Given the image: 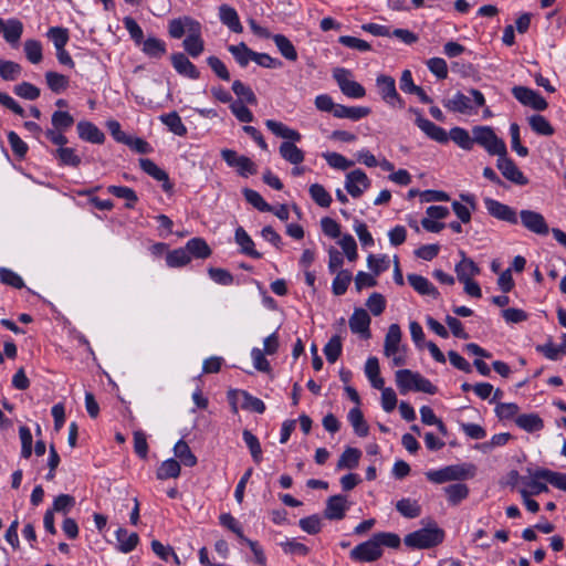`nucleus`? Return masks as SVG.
Returning a JSON list of instances; mask_svg holds the SVG:
<instances>
[{
	"instance_id": "5701e85b",
	"label": "nucleus",
	"mask_w": 566,
	"mask_h": 566,
	"mask_svg": "<svg viewBox=\"0 0 566 566\" xmlns=\"http://www.w3.org/2000/svg\"><path fill=\"white\" fill-rule=\"evenodd\" d=\"M407 279L412 289L420 295L431 296L434 300L439 297V291L427 277L419 274H408Z\"/></svg>"
},
{
	"instance_id": "864d4df0",
	"label": "nucleus",
	"mask_w": 566,
	"mask_h": 566,
	"mask_svg": "<svg viewBox=\"0 0 566 566\" xmlns=\"http://www.w3.org/2000/svg\"><path fill=\"white\" fill-rule=\"evenodd\" d=\"M348 421L354 428V431L359 437H366L368 434V424L366 423L363 412L359 408H353L348 412Z\"/></svg>"
},
{
	"instance_id": "aec40b11",
	"label": "nucleus",
	"mask_w": 566,
	"mask_h": 566,
	"mask_svg": "<svg viewBox=\"0 0 566 566\" xmlns=\"http://www.w3.org/2000/svg\"><path fill=\"white\" fill-rule=\"evenodd\" d=\"M23 23L15 18L8 19L4 21L0 18V33L3 34V39L13 48H17L19 41L23 34Z\"/></svg>"
},
{
	"instance_id": "f257e3e1",
	"label": "nucleus",
	"mask_w": 566,
	"mask_h": 566,
	"mask_svg": "<svg viewBox=\"0 0 566 566\" xmlns=\"http://www.w3.org/2000/svg\"><path fill=\"white\" fill-rule=\"evenodd\" d=\"M265 126L275 136L286 139L279 148L280 155L284 160L294 166L304 161L305 156L303 150L295 145L296 142L302 139V135L297 130L274 119H266Z\"/></svg>"
},
{
	"instance_id": "f03ea898",
	"label": "nucleus",
	"mask_w": 566,
	"mask_h": 566,
	"mask_svg": "<svg viewBox=\"0 0 566 566\" xmlns=\"http://www.w3.org/2000/svg\"><path fill=\"white\" fill-rule=\"evenodd\" d=\"M396 385L401 395L410 390L420 391L429 395L437 392V387L427 378L422 377L419 373L410 369H399L395 374Z\"/></svg>"
},
{
	"instance_id": "8fccbe9b",
	"label": "nucleus",
	"mask_w": 566,
	"mask_h": 566,
	"mask_svg": "<svg viewBox=\"0 0 566 566\" xmlns=\"http://www.w3.org/2000/svg\"><path fill=\"white\" fill-rule=\"evenodd\" d=\"M537 478H544V481L551 483L553 486L566 491V474L554 472L548 469H537Z\"/></svg>"
},
{
	"instance_id": "20e7f679",
	"label": "nucleus",
	"mask_w": 566,
	"mask_h": 566,
	"mask_svg": "<svg viewBox=\"0 0 566 566\" xmlns=\"http://www.w3.org/2000/svg\"><path fill=\"white\" fill-rule=\"evenodd\" d=\"M470 94L473 97L474 105L469 96L457 92L452 97L443 102L446 108L450 112L471 115L476 113V107L485 105V97L479 90L471 88Z\"/></svg>"
},
{
	"instance_id": "1a4fd4ad",
	"label": "nucleus",
	"mask_w": 566,
	"mask_h": 566,
	"mask_svg": "<svg viewBox=\"0 0 566 566\" xmlns=\"http://www.w3.org/2000/svg\"><path fill=\"white\" fill-rule=\"evenodd\" d=\"M378 92L388 105L391 107L402 108L405 106L403 99L399 96L396 90L395 78L389 75H379L376 80Z\"/></svg>"
},
{
	"instance_id": "dca6fc26",
	"label": "nucleus",
	"mask_w": 566,
	"mask_h": 566,
	"mask_svg": "<svg viewBox=\"0 0 566 566\" xmlns=\"http://www.w3.org/2000/svg\"><path fill=\"white\" fill-rule=\"evenodd\" d=\"M496 167L503 175V177L511 182L525 186L528 184V179L524 176V174L520 170L516 164L507 157V155H501L497 158Z\"/></svg>"
},
{
	"instance_id": "e433bc0d",
	"label": "nucleus",
	"mask_w": 566,
	"mask_h": 566,
	"mask_svg": "<svg viewBox=\"0 0 566 566\" xmlns=\"http://www.w3.org/2000/svg\"><path fill=\"white\" fill-rule=\"evenodd\" d=\"M53 155L57 158L62 166L78 167L81 164L80 156L71 147H59Z\"/></svg>"
},
{
	"instance_id": "f3484780",
	"label": "nucleus",
	"mask_w": 566,
	"mask_h": 566,
	"mask_svg": "<svg viewBox=\"0 0 566 566\" xmlns=\"http://www.w3.org/2000/svg\"><path fill=\"white\" fill-rule=\"evenodd\" d=\"M190 33L182 42L185 51L191 57H198L205 50V42L201 38V24L198 21H189Z\"/></svg>"
},
{
	"instance_id": "052dcab7",
	"label": "nucleus",
	"mask_w": 566,
	"mask_h": 566,
	"mask_svg": "<svg viewBox=\"0 0 566 566\" xmlns=\"http://www.w3.org/2000/svg\"><path fill=\"white\" fill-rule=\"evenodd\" d=\"M51 123L53 126L52 129L66 132L74 124V118L67 112L55 111L52 114Z\"/></svg>"
},
{
	"instance_id": "6e6d98bb",
	"label": "nucleus",
	"mask_w": 566,
	"mask_h": 566,
	"mask_svg": "<svg viewBox=\"0 0 566 566\" xmlns=\"http://www.w3.org/2000/svg\"><path fill=\"white\" fill-rule=\"evenodd\" d=\"M343 350L342 338L338 335H334L327 344L324 346V355L328 363L334 364L340 356Z\"/></svg>"
},
{
	"instance_id": "69168bd1",
	"label": "nucleus",
	"mask_w": 566,
	"mask_h": 566,
	"mask_svg": "<svg viewBox=\"0 0 566 566\" xmlns=\"http://www.w3.org/2000/svg\"><path fill=\"white\" fill-rule=\"evenodd\" d=\"M48 38L53 42L55 49L65 48L70 39L67 29L61 27L50 28Z\"/></svg>"
},
{
	"instance_id": "4d7b16f0",
	"label": "nucleus",
	"mask_w": 566,
	"mask_h": 566,
	"mask_svg": "<svg viewBox=\"0 0 566 566\" xmlns=\"http://www.w3.org/2000/svg\"><path fill=\"white\" fill-rule=\"evenodd\" d=\"M191 261L186 248L175 249L167 253L166 262L169 268H179L187 265Z\"/></svg>"
},
{
	"instance_id": "5fc2aeb1",
	"label": "nucleus",
	"mask_w": 566,
	"mask_h": 566,
	"mask_svg": "<svg viewBox=\"0 0 566 566\" xmlns=\"http://www.w3.org/2000/svg\"><path fill=\"white\" fill-rule=\"evenodd\" d=\"M189 21L195 20L189 17L171 20L168 25L169 35L174 39H180L186 33V31L189 34L191 28Z\"/></svg>"
},
{
	"instance_id": "de8ad7c7",
	"label": "nucleus",
	"mask_w": 566,
	"mask_h": 566,
	"mask_svg": "<svg viewBox=\"0 0 566 566\" xmlns=\"http://www.w3.org/2000/svg\"><path fill=\"white\" fill-rule=\"evenodd\" d=\"M107 191L117 198L125 199L126 207L129 209L134 208L136 202L138 201L136 192L129 187L109 186L107 188Z\"/></svg>"
},
{
	"instance_id": "37998d69",
	"label": "nucleus",
	"mask_w": 566,
	"mask_h": 566,
	"mask_svg": "<svg viewBox=\"0 0 566 566\" xmlns=\"http://www.w3.org/2000/svg\"><path fill=\"white\" fill-rule=\"evenodd\" d=\"M352 273L348 270H339L332 283L333 294L340 296L346 293L348 285L352 282Z\"/></svg>"
},
{
	"instance_id": "0eeeda50",
	"label": "nucleus",
	"mask_w": 566,
	"mask_h": 566,
	"mask_svg": "<svg viewBox=\"0 0 566 566\" xmlns=\"http://www.w3.org/2000/svg\"><path fill=\"white\" fill-rule=\"evenodd\" d=\"M333 77L345 96L349 98H363L366 95L365 87L352 78V72L349 70L337 67L333 71Z\"/></svg>"
},
{
	"instance_id": "72a5a7b5",
	"label": "nucleus",
	"mask_w": 566,
	"mask_h": 566,
	"mask_svg": "<svg viewBox=\"0 0 566 566\" xmlns=\"http://www.w3.org/2000/svg\"><path fill=\"white\" fill-rule=\"evenodd\" d=\"M527 120L532 130L537 135L552 136L555 133L554 127L543 115H532Z\"/></svg>"
},
{
	"instance_id": "0e129e2a",
	"label": "nucleus",
	"mask_w": 566,
	"mask_h": 566,
	"mask_svg": "<svg viewBox=\"0 0 566 566\" xmlns=\"http://www.w3.org/2000/svg\"><path fill=\"white\" fill-rule=\"evenodd\" d=\"M536 350L542 353L547 359L557 360L559 354L566 352V340L563 338L560 346H556L549 340L543 345H537Z\"/></svg>"
},
{
	"instance_id": "4be33fe9",
	"label": "nucleus",
	"mask_w": 566,
	"mask_h": 566,
	"mask_svg": "<svg viewBox=\"0 0 566 566\" xmlns=\"http://www.w3.org/2000/svg\"><path fill=\"white\" fill-rule=\"evenodd\" d=\"M78 137L93 144H103L105 140L104 133L93 123L81 120L76 125Z\"/></svg>"
},
{
	"instance_id": "6e6552de",
	"label": "nucleus",
	"mask_w": 566,
	"mask_h": 566,
	"mask_svg": "<svg viewBox=\"0 0 566 566\" xmlns=\"http://www.w3.org/2000/svg\"><path fill=\"white\" fill-rule=\"evenodd\" d=\"M221 157L229 167L235 168L237 172L242 177L256 174L255 164L249 157L238 155L235 150L222 149Z\"/></svg>"
},
{
	"instance_id": "b1692460",
	"label": "nucleus",
	"mask_w": 566,
	"mask_h": 566,
	"mask_svg": "<svg viewBox=\"0 0 566 566\" xmlns=\"http://www.w3.org/2000/svg\"><path fill=\"white\" fill-rule=\"evenodd\" d=\"M370 108L367 106H346L337 104L334 117L346 118L354 122L360 120L370 114Z\"/></svg>"
},
{
	"instance_id": "a211bd4d",
	"label": "nucleus",
	"mask_w": 566,
	"mask_h": 566,
	"mask_svg": "<svg viewBox=\"0 0 566 566\" xmlns=\"http://www.w3.org/2000/svg\"><path fill=\"white\" fill-rule=\"evenodd\" d=\"M350 504L347 497L342 494L333 495L327 499L324 516L331 521H339L345 517Z\"/></svg>"
},
{
	"instance_id": "9d476101",
	"label": "nucleus",
	"mask_w": 566,
	"mask_h": 566,
	"mask_svg": "<svg viewBox=\"0 0 566 566\" xmlns=\"http://www.w3.org/2000/svg\"><path fill=\"white\" fill-rule=\"evenodd\" d=\"M409 112L416 115V125L421 129L423 134H426L428 138L440 144L448 143L449 136L444 128L424 118L421 115V112L417 108L410 107Z\"/></svg>"
},
{
	"instance_id": "4468645a",
	"label": "nucleus",
	"mask_w": 566,
	"mask_h": 566,
	"mask_svg": "<svg viewBox=\"0 0 566 566\" xmlns=\"http://www.w3.org/2000/svg\"><path fill=\"white\" fill-rule=\"evenodd\" d=\"M512 94L520 103L536 111H544L548 106L546 99L532 88L514 86L512 88Z\"/></svg>"
},
{
	"instance_id": "a18cd8bd",
	"label": "nucleus",
	"mask_w": 566,
	"mask_h": 566,
	"mask_svg": "<svg viewBox=\"0 0 566 566\" xmlns=\"http://www.w3.org/2000/svg\"><path fill=\"white\" fill-rule=\"evenodd\" d=\"M444 493L448 497L449 503L452 505H457L468 497L469 488L465 484L455 483L444 488Z\"/></svg>"
},
{
	"instance_id": "2eb2a0df",
	"label": "nucleus",
	"mask_w": 566,
	"mask_h": 566,
	"mask_svg": "<svg viewBox=\"0 0 566 566\" xmlns=\"http://www.w3.org/2000/svg\"><path fill=\"white\" fill-rule=\"evenodd\" d=\"M370 184L365 171L355 169L346 175L345 189L353 198H359L370 187Z\"/></svg>"
},
{
	"instance_id": "338daca9",
	"label": "nucleus",
	"mask_w": 566,
	"mask_h": 566,
	"mask_svg": "<svg viewBox=\"0 0 566 566\" xmlns=\"http://www.w3.org/2000/svg\"><path fill=\"white\" fill-rule=\"evenodd\" d=\"M21 66L20 64L12 62V61H6L0 60V76L4 81H14L19 77L21 73Z\"/></svg>"
},
{
	"instance_id": "423d86ee",
	"label": "nucleus",
	"mask_w": 566,
	"mask_h": 566,
	"mask_svg": "<svg viewBox=\"0 0 566 566\" xmlns=\"http://www.w3.org/2000/svg\"><path fill=\"white\" fill-rule=\"evenodd\" d=\"M443 536V531L438 527L421 528L406 535L403 542L410 548L424 549L440 544Z\"/></svg>"
},
{
	"instance_id": "bf43d9fd",
	"label": "nucleus",
	"mask_w": 566,
	"mask_h": 566,
	"mask_svg": "<svg viewBox=\"0 0 566 566\" xmlns=\"http://www.w3.org/2000/svg\"><path fill=\"white\" fill-rule=\"evenodd\" d=\"M140 168L158 181L168 182V175L160 167H158L153 160L148 158L139 159Z\"/></svg>"
},
{
	"instance_id": "79ce46f5",
	"label": "nucleus",
	"mask_w": 566,
	"mask_h": 566,
	"mask_svg": "<svg viewBox=\"0 0 566 566\" xmlns=\"http://www.w3.org/2000/svg\"><path fill=\"white\" fill-rule=\"evenodd\" d=\"M280 53L289 61H295L297 59V52L293 43L282 34H275L272 36Z\"/></svg>"
},
{
	"instance_id": "473e14b6",
	"label": "nucleus",
	"mask_w": 566,
	"mask_h": 566,
	"mask_svg": "<svg viewBox=\"0 0 566 566\" xmlns=\"http://www.w3.org/2000/svg\"><path fill=\"white\" fill-rule=\"evenodd\" d=\"M449 139H452L459 147L464 150H471L474 145V136H470L469 132L462 127H453L448 134Z\"/></svg>"
},
{
	"instance_id": "680f3d73",
	"label": "nucleus",
	"mask_w": 566,
	"mask_h": 566,
	"mask_svg": "<svg viewBox=\"0 0 566 566\" xmlns=\"http://www.w3.org/2000/svg\"><path fill=\"white\" fill-rule=\"evenodd\" d=\"M243 195L245 200L258 210L262 212L273 211L272 206H270L258 191L252 189H244Z\"/></svg>"
},
{
	"instance_id": "a19ab883",
	"label": "nucleus",
	"mask_w": 566,
	"mask_h": 566,
	"mask_svg": "<svg viewBox=\"0 0 566 566\" xmlns=\"http://www.w3.org/2000/svg\"><path fill=\"white\" fill-rule=\"evenodd\" d=\"M142 44L143 52L150 57L159 59L167 51L166 43L157 38H148L147 40L143 41Z\"/></svg>"
},
{
	"instance_id": "9b49d317",
	"label": "nucleus",
	"mask_w": 566,
	"mask_h": 566,
	"mask_svg": "<svg viewBox=\"0 0 566 566\" xmlns=\"http://www.w3.org/2000/svg\"><path fill=\"white\" fill-rule=\"evenodd\" d=\"M483 201L491 217L510 224H517L518 214L515 209L492 198H484Z\"/></svg>"
},
{
	"instance_id": "e2e57ef3",
	"label": "nucleus",
	"mask_w": 566,
	"mask_h": 566,
	"mask_svg": "<svg viewBox=\"0 0 566 566\" xmlns=\"http://www.w3.org/2000/svg\"><path fill=\"white\" fill-rule=\"evenodd\" d=\"M280 546L285 554L306 556L310 553V548L295 538H286L280 543Z\"/></svg>"
},
{
	"instance_id": "13d9d810",
	"label": "nucleus",
	"mask_w": 566,
	"mask_h": 566,
	"mask_svg": "<svg viewBox=\"0 0 566 566\" xmlns=\"http://www.w3.org/2000/svg\"><path fill=\"white\" fill-rule=\"evenodd\" d=\"M233 391H230L229 395H231ZM242 398H243V402H242V408L243 409H247V410H250V411H254L256 413H263L265 411V403L252 396L251 394H249L248 391L245 390H241V391H238Z\"/></svg>"
},
{
	"instance_id": "c9c22d12",
	"label": "nucleus",
	"mask_w": 566,
	"mask_h": 566,
	"mask_svg": "<svg viewBox=\"0 0 566 566\" xmlns=\"http://www.w3.org/2000/svg\"><path fill=\"white\" fill-rule=\"evenodd\" d=\"M160 120L168 127V129L177 136H185L187 127L181 120L177 112H171L160 116Z\"/></svg>"
},
{
	"instance_id": "ddd939ff",
	"label": "nucleus",
	"mask_w": 566,
	"mask_h": 566,
	"mask_svg": "<svg viewBox=\"0 0 566 566\" xmlns=\"http://www.w3.org/2000/svg\"><path fill=\"white\" fill-rule=\"evenodd\" d=\"M521 223L523 227L538 235H547L549 233V227L544 216L534 210H522L520 212Z\"/></svg>"
},
{
	"instance_id": "3c124183",
	"label": "nucleus",
	"mask_w": 566,
	"mask_h": 566,
	"mask_svg": "<svg viewBox=\"0 0 566 566\" xmlns=\"http://www.w3.org/2000/svg\"><path fill=\"white\" fill-rule=\"evenodd\" d=\"M308 192L313 201L322 208H328L332 203V196L319 184H313L308 188Z\"/></svg>"
},
{
	"instance_id": "774afa93",
	"label": "nucleus",
	"mask_w": 566,
	"mask_h": 566,
	"mask_svg": "<svg viewBox=\"0 0 566 566\" xmlns=\"http://www.w3.org/2000/svg\"><path fill=\"white\" fill-rule=\"evenodd\" d=\"M324 159L326 163L335 169L339 170H346L350 168L354 163L352 160H348L345 156L338 154V153H326L323 154Z\"/></svg>"
},
{
	"instance_id": "09e8293b",
	"label": "nucleus",
	"mask_w": 566,
	"mask_h": 566,
	"mask_svg": "<svg viewBox=\"0 0 566 566\" xmlns=\"http://www.w3.org/2000/svg\"><path fill=\"white\" fill-rule=\"evenodd\" d=\"M397 511L407 518H416L421 514V507L416 500L401 499L396 504Z\"/></svg>"
},
{
	"instance_id": "4c0bfd02",
	"label": "nucleus",
	"mask_w": 566,
	"mask_h": 566,
	"mask_svg": "<svg viewBox=\"0 0 566 566\" xmlns=\"http://www.w3.org/2000/svg\"><path fill=\"white\" fill-rule=\"evenodd\" d=\"M180 463L176 459L165 460L157 470L158 480L176 479L180 474Z\"/></svg>"
},
{
	"instance_id": "393cba45",
	"label": "nucleus",
	"mask_w": 566,
	"mask_h": 566,
	"mask_svg": "<svg viewBox=\"0 0 566 566\" xmlns=\"http://www.w3.org/2000/svg\"><path fill=\"white\" fill-rule=\"evenodd\" d=\"M117 548L119 552L127 554L136 548L139 543L137 533H129L126 528L119 527L116 533Z\"/></svg>"
},
{
	"instance_id": "39448f33",
	"label": "nucleus",
	"mask_w": 566,
	"mask_h": 566,
	"mask_svg": "<svg viewBox=\"0 0 566 566\" xmlns=\"http://www.w3.org/2000/svg\"><path fill=\"white\" fill-rule=\"evenodd\" d=\"M474 144L480 145L491 156L507 155L504 140L496 136L494 129L490 126H474L472 128Z\"/></svg>"
},
{
	"instance_id": "412c9836",
	"label": "nucleus",
	"mask_w": 566,
	"mask_h": 566,
	"mask_svg": "<svg viewBox=\"0 0 566 566\" xmlns=\"http://www.w3.org/2000/svg\"><path fill=\"white\" fill-rule=\"evenodd\" d=\"M170 60L174 69L178 74L191 80L199 78L200 72L184 53H174Z\"/></svg>"
},
{
	"instance_id": "6ab92c4d",
	"label": "nucleus",
	"mask_w": 566,
	"mask_h": 566,
	"mask_svg": "<svg viewBox=\"0 0 566 566\" xmlns=\"http://www.w3.org/2000/svg\"><path fill=\"white\" fill-rule=\"evenodd\" d=\"M370 316L364 308H355L354 313L349 317V328L354 334L360 335L364 339L370 338Z\"/></svg>"
},
{
	"instance_id": "ea45409f",
	"label": "nucleus",
	"mask_w": 566,
	"mask_h": 566,
	"mask_svg": "<svg viewBox=\"0 0 566 566\" xmlns=\"http://www.w3.org/2000/svg\"><path fill=\"white\" fill-rule=\"evenodd\" d=\"M175 457L186 467H195L197 457L192 453L187 442L179 440L174 447Z\"/></svg>"
},
{
	"instance_id": "c756f323",
	"label": "nucleus",
	"mask_w": 566,
	"mask_h": 566,
	"mask_svg": "<svg viewBox=\"0 0 566 566\" xmlns=\"http://www.w3.org/2000/svg\"><path fill=\"white\" fill-rule=\"evenodd\" d=\"M515 423L527 432H536L544 428V421L537 413H523L516 417Z\"/></svg>"
},
{
	"instance_id": "7c9ffc66",
	"label": "nucleus",
	"mask_w": 566,
	"mask_h": 566,
	"mask_svg": "<svg viewBox=\"0 0 566 566\" xmlns=\"http://www.w3.org/2000/svg\"><path fill=\"white\" fill-rule=\"evenodd\" d=\"M186 250L188 251V255L195 256L197 259H207L211 254V249L207 244V242L201 238H192L190 239L186 245Z\"/></svg>"
},
{
	"instance_id": "cd10ccee",
	"label": "nucleus",
	"mask_w": 566,
	"mask_h": 566,
	"mask_svg": "<svg viewBox=\"0 0 566 566\" xmlns=\"http://www.w3.org/2000/svg\"><path fill=\"white\" fill-rule=\"evenodd\" d=\"M400 340H401V329L398 324H391L388 328V332L385 337V344H384V354L387 355H394L395 353H398L401 350L400 348Z\"/></svg>"
},
{
	"instance_id": "49530a36",
	"label": "nucleus",
	"mask_w": 566,
	"mask_h": 566,
	"mask_svg": "<svg viewBox=\"0 0 566 566\" xmlns=\"http://www.w3.org/2000/svg\"><path fill=\"white\" fill-rule=\"evenodd\" d=\"M23 51L28 61L32 64H39L43 59L42 44L38 40H25Z\"/></svg>"
},
{
	"instance_id": "2f4dec72",
	"label": "nucleus",
	"mask_w": 566,
	"mask_h": 566,
	"mask_svg": "<svg viewBox=\"0 0 566 566\" xmlns=\"http://www.w3.org/2000/svg\"><path fill=\"white\" fill-rule=\"evenodd\" d=\"M228 51L242 67H245L250 61H254L255 52L249 49L244 42L237 45H229Z\"/></svg>"
},
{
	"instance_id": "bb28decb",
	"label": "nucleus",
	"mask_w": 566,
	"mask_h": 566,
	"mask_svg": "<svg viewBox=\"0 0 566 566\" xmlns=\"http://www.w3.org/2000/svg\"><path fill=\"white\" fill-rule=\"evenodd\" d=\"M462 255L461 261L455 265L457 277L460 282L472 280L473 276L480 273V268L475 264V262L467 258L464 252H460Z\"/></svg>"
},
{
	"instance_id": "f8f14e48",
	"label": "nucleus",
	"mask_w": 566,
	"mask_h": 566,
	"mask_svg": "<svg viewBox=\"0 0 566 566\" xmlns=\"http://www.w3.org/2000/svg\"><path fill=\"white\" fill-rule=\"evenodd\" d=\"M350 558L356 562L370 563L375 562L382 555V549L378 547L375 537L358 544L350 552Z\"/></svg>"
},
{
	"instance_id": "58836bf2",
	"label": "nucleus",
	"mask_w": 566,
	"mask_h": 566,
	"mask_svg": "<svg viewBox=\"0 0 566 566\" xmlns=\"http://www.w3.org/2000/svg\"><path fill=\"white\" fill-rule=\"evenodd\" d=\"M528 472H530V479L522 478L521 483L524 485L525 489L528 490L530 495H537V494L548 491L547 485L542 482V481H544V478L536 476L537 470H535V471L530 470Z\"/></svg>"
},
{
	"instance_id": "7ed1b4c3",
	"label": "nucleus",
	"mask_w": 566,
	"mask_h": 566,
	"mask_svg": "<svg viewBox=\"0 0 566 566\" xmlns=\"http://www.w3.org/2000/svg\"><path fill=\"white\" fill-rule=\"evenodd\" d=\"M475 475V467L473 464H452L439 470H430L426 472V478L436 484H442L450 481H461L473 478Z\"/></svg>"
},
{
	"instance_id": "603ef678",
	"label": "nucleus",
	"mask_w": 566,
	"mask_h": 566,
	"mask_svg": "<svg viewBox=\"0 0 566 566\" xmlns=\"http://www.w3.org/2000/svg\"><path fill=\"white\" fill-rule=\"evenodd\" d=\"M45 81L49 88L54 93H61L69 87V77L57 72L49 71L45 73Z\"/></svg>"
},
{
	"instance_id": "a878e982",
	"label": "nucleus",
	"mask_w": 566,
	"mask_h": 566,
	"mask_svg": "<svg viewBox=\"0 0 566 566\" xmlns=\"http://www.w3.org/2000/svg\"><path fill=\"white\" fill-rule=\"evenodd\" d=\"M219 18L220 21L232 32L241 33L243 31V27L234 8L228 4H222L219 8Z\"/></svg>"
},
{
	"instance_id": "c03bdc74",
	"label": "nucleus",
	"mask_w": 566,
	"mask_h": 566,
	"mask_svg": "<svg viewBox=\"0 0 566 566\" xmlns=\"http://www.w3.org/2000/svg\"><path fill=\"white\" fill-rule=\"evenodd\" d=\"M243 441L250 450L253 461L259 464L262 461V448L256 436L250 430L244 429L242 432Z\"/></svg>"
},
{
	"instance_id": "c85d7f7f",
	"label": "nucleus",
	"mask_w": 566,
	"mask_h": 566,
	"mask_svg": "<svg viewBox=\"0 0 566 566\" xmlns=\"http://www.w3.org/2000/svg\"><path fill=\"white\" fill-rule=\"evenodd\" d=\"M235 242L241 248L242 253L253 259L262 258V254L254 249L253 240L242 227H239L235 230Z\"/></svg>"
},
{
	"instance_id": "f704fd0d",
	"label": "nucleus",
	"mask_w": 566,
	"mask_h": 566,
	"mask_svg": "<svg viewBox=\"0 0 566 566\" xmlns=\"http://www.w3.org/2000/svg\"><path fill=\"white\" fill-rule=\"evenodd\" d=\"M361 457L360 450L356 448H346L337 461V469H355Z\"/></svg>"
}]
</instances>
